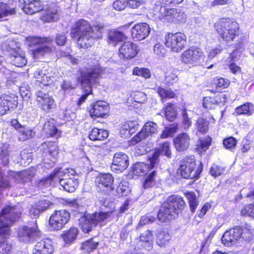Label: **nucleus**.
Segmentation results:
<instances>
[{"mask_svg":"<svg viewBox=\"0 0 254 254\" xmlns=\"http://www.w3.org/2000/svg\"><path fill=\"white\" fill-rule=\"evenodd\" d=\"M148 168L152 169L150 164L147 165L143 163H136L134 164L132 168L133 174L137 176L144 175L146 173Z\"/></svg>","mask_w":254,"mask_h":254,"instance_id":"46","label":"nucleus"},{"mask_svg":"<svg viewBox=\"0 0 254 254\" xmlns=\"http://www.w3.org/2000/svg\"><path fill=\"white\" fill-rule=\"evenodd\" d=\"M212 139L210 136L205 137L204 138L200 140L199 148L202 151H206L211 144Z\"/></svg>","mask_w":254,"mask_h":254,"instance_id":"64","label":"nucleus"},{"mask_svg":"<svg viewBox=\"0 0 254 254\" xmlns=\"http://www.w3.org/2000/svg\"><path fill=\"white\" fill-rule=\"evenodd\" d=\"M78 180L73 178H67L62 182V187L67 192H73L78 186Z\"/></svg>","mask_w":254,"mask_h":254,"instance_id":"38","label":"nucleus"},{"mask_svg":"<svg viewBox=\"0 0 254 254\" xmlns=\"http://www.w3.org/2000/svg\"><path fill=\"white\" fill-rule=\"evenodd\" d=\"M25 41L29 47H33L41 44H52L53 39L50 36H28L26 37Z\"/></svg>","mask_w":254,"mask_h":254,"instance_id":"33","label":"nucleus"},{"mask_svg":"<svg viewBox=\"0 0 254 254\" xmlns=\"http://www.w3.org/2000/svg\"><path fill=\"white\" fill-rule=\"evenodd\" d=\"M36 102L39 108L45 113H49L55 106L53 97L45 89L41 88L35 93Z\"/></svg>","mask_w":254,"mask_h":254,"instance_id":"8","label":"nucleus"},{"mask_svg":"<svg viewBox=\"0 0 254 254\" xmlns=\"http://www.w3.org/2000/svg\"><path fill=\"white\" fill-rule=\"evenodd\" d=\"M109 134L108 130L94 127L89 132L88 138L92 141H102L106 139Z\"/></svg>","mask_w":254,"mask_h":254,"instance_id":"36","label":"nucleus"},{"mask_svg":"<svg viewBox=\"0 0 254 254\" xmlns=\"http://www.w3.org/2000/svg\"><path fill=\"white\" fill-rule=\"evenodd\" d=\"M240 230L242 231L241 233V239L245 241H250L253 236L254 230L251 227L247 225L245 227H240Z\"/></svg>","mask_w":254,"mask_h":254,"instance_id":"53","label":"nucleus"},{"mask_svg":"<svg viewBox=\"0 0 254 254\" xmlns=\"http://www.w3.org/2000/svg\"><path fill=\"white\" fill-rule=\"evenodd\" d=\"M195 168V161L193 156L186 157L180 161L178 173L184 179H193L198 178Z\"/></svg>","mask_w":254,"mask_h":254,"instance_id":"6","label":"nucleus"},{"mask_svg":"<svg viewBox=\"0 0 254 254\" xmlns=\"http://www.w3.org/2000/svg\"><path fill=\"white\" fill-rule=\"evenodd\" d=\"M186 44L187 37L183 33H169L165 36V46L173 52L181 51Z\"/></svg>","mask_w":254,"mask_h":254,"instance_id":"7","label":"nucleus"},{"mask_svg":"<svg viewBox=\"0 0 254 254\" xmlns=\"http://www.w3.org/2000/svg\"><path fill=\"white\" fill-rule=\"evenodd\" d=\"M70 214L66 209L54 210L49 217V228L52 231H58L64 228L70 221Z\"/></svg>","mask_w":254,"mask_h":254,"instance_id":"5","label":"nucleus"},{"mask_svg":"<svg viewBox=\"0 0 254 254\" xmlns=\"http://www.w3.org/2000/svg\"><path fill=\"white\" fill-rule=\"evenodd\" d=\"M186 14L182 12L180 9L175 8L171 22L184 23L186 21Z\"/></svg>","mask_w":254,"mask_h":254,"instance_id":"55","label":"nucleus"},{"mask_svg":"<svg viewBox=\"0 0 254 254\" xmlns=\"http://www.w3.org/2000/svg\"><path fill=\"white\" fill-rule=\"evenodd\" d=\"M157 172L153 170L146 177L143 183V187L144 189L152 188L155 183V178L156 177Z\"/></svg>","mask_w":254,"mask_h":254,"instance_id":"52","label":"nucleus"},{"mask_svg":"<svg viewBox=\"0 0 254 254\" xmlns=\"http://www.w3.org/2000/svg\"><path fill=\"white\" fill-rule=\"evenodd\" d=\"M240 227H236L226 231L222 237L221 240L224 245L230 246L234 245L241 239Z\"/></svg>","mask_w":254,"mask_h":254,"instance_id":"24","label":"nucleus"},{"mask_svg":"<svg viewBox=\"0 0 254 254\" xmlns=\"http://www.w3.org/2000/svg\"><path fill=\"white\" fill-rule=\"evenodd\" d=\"M157 129L158 126L156 123L153 122L146 123L142 129L130 141V144H136L148 136L156 133Z\"/></svg>","mask_w":254,"mask_h":254,"instance_id":"12","label":"nucleus"},{"mask_svg":"<svg viewBox=\"0 0 254 254\" xmlns=\"http://www.w3.org/2000/svg\"><path fill=\"white\" fill-rule=\"evenodd\" d=\"M65 176V174H63L62 172L59 170H54L49 175L47 176L45 181H50L53 182L54 184L59 183L62 186V182L63 181L65 178L63 177Z\"/></svg>","mask_w":254,"mask_h":254,"instance_id":"42","label":"nucleus"},{"mask_svg":"<svg viewBox=\"0 0 254 254\" xmlns=\"http://www.w3.org/2000/svg\"><path fill=\"white\" fill-rule=\"evenodd\" d=\"M7 58L12 64L17 67H22L27 63L25 52L19 47L9 49Z\"/></svg>","mask_w":254,"mask_h":254,"instance_id":"13","label":"nucleus"},{"mask_svg":"<svg viewBox=\"0 0 254 254\" xmlns=\"http://www.w3.org/2000/svg\"><path fill=\"white\" fill-rule=\"evenodd\" d=\"M98 245L99 242H94L92 239H90L82 243L81 249L85 252L90 253L96 250Z\"/></svg>","mask_w":254,"mask_h":254,"instance_id":"48","label":"nucleus"},{"mask_svg":"<svg viewBox=\"0 0 254 254\" xmlns=\"http://www.w3.org/2000/svg\"><path fill=\"white\" fill-rule=\"evenodd\" d=\"M153 239V233L149 230L146 231L140 236V241L142 243L141 245L148 250L152 247Z\"/></svg>","mask_w":254,"mask_h":254,"instance_id":"37","label":"nucleus"},{"mask_svg":"<svg viewBox=\"0 0 254 254\" xmlns=\"http://www.w3.org/2000/svg\"><path fill=\"white\" fill-rule=\"evenodd\" d=\"M67 36L64 32L56 34L55 38V43L59 47L64 46L67 42Z\"/></svg>","mask_w":254,"mask_h":254,"instance_id":"62","label":"nucleus"},{"mask_svg":"<svg viewBox=\"0 0 254 254\" xmlns=\"http://www.w3.org/2000/svg\"><path fill=\"white\" fill-rule=\"evenodd\" d=\"M150 28L146 23H139L134 25L131 28V37L135 41L145 39L149 34Z\"/></svg>","mask_w":254,"mask_h":254,"instance_id":"19","label":"nucleus"},{"mask_svg":"<svg viewBox=\"0 0 254 254\" xmlns=\"http://www.w3.org/2000/svg\"><path fill=\"white\" fill-rule=\"evenodd\" d=\"M37 234V230L33 228L29 227L26 226L21 227L18 230V236L19 237L27 238L29 239L34 237Z\"/></svg>","mask_w":254,"mask_h":254,"instance_id":"43","label":"nucleus"},{"mask_svg":"<svg viewBox=\"0 0 254 254\" xmlns=\"http://www.w3.org/2000/svg\"><path fill=\"white\" fill-rule=\"evenodd\" d=\"M160 154H163L168 158H171V152L169 142H164L159 148L155 151L152 156L149 158L150 165L152 168H155L158 165L159 156Z\"/></svg>","mask_w":254,"mask_h":254,"instance_id":"22","label":"nucleus"},{"mask_svg":"<svg viewBox=\"0 0 254 254\" xmlns=\"http://www.w3.org/2000/svg\"><path fill=\"white\" fill-rule=\"evenodd\" d=\"M203 57L201 50L195 47H191L183 52L181 58L182 61L186 64H197Z\"/></svg>","mask_w":254,"mask_h":254,"instance_id":"15","label":"nucleus"},{"mask_svg":"<svg viewBox=\"0 0 254 254\" xmlns=\"http://www.w3.org/2000/svg\"><path fill=\"white\" fill-rule=\"evenodd\" d=\"M192 112L184 108L182 110V124L185 130L188 129L191 126Z\"/></svg>","mask_w":254,"mask_h":254,"instance_id":"41","label":"nucleus"},{"mask_svg":"<svg viewBox=\"0 0 254 254\" xmlns=\"http://www.w3.org/2000/svg\"><path fill=\"white\" fill-rule=\"evenodd\" d=\"M133 74L137 76H141L145 78H149L151 76L150 70L146 68H139L135 67L133 70Z\"/></svg>","mask_w":254,"mask_h":254,"instance_id":"59","label":"nucleus"},{"mask_svg":"<svg viewBox=\"0 0 254 254\" xmlns=\"http://www.w3.org/2000/svg\"><path fill=\"white\" fill-rule=\"evenodd\" d=\"M224 167L216 164H213L210 169V174L214 177L216 178L222 174L224 172Z\"/></svg>","mask_w":254,"mask_h":254,"instance_id":"63","label":"nucleus"},{"mask_svg":"<svg viewBox=\"0 0 254 254\" xmlns=\"http://www.w3.org/2000/svg\"><path fill=\"white\" fill-rule=\"evenodd\" d=\"M253 104L248 103L238 107L235 110V112L238 115H251L253 113Z\"/></svg>","mask_w":254,"mask_h":254,"instance_id":"49","label":"nucleus"},{"mask_svg":"<svg viewBox=\"0 0 254 254\" xmlns=\"http://www.w3.org/2000/svg\"><path fill=\"white\" fill-rule=\"evenodd\" d=\"M22 9L28 14H33L44 10V6L40 0H20Z\"/></svg>","mask_w":254,"mask_h":254,"instance_id":"17","label":"nucleus"},{"mask_svg":"<svg viewBox=\"0 0 254 254\" xmlns=\"http://www.w3.org/2000/svg\"><path fill=\"white\" fill-rule=\"evenodd\" d=\"M52 204V202L48 200H39L32 205L31 210L33 213L38 214L45 211Z\"/></svg>","mask_w":254,"mask_h":254,"instance_id":"39","label":"nucleus"},{"mask_svg":"<svg viewBox=\"0 0 254 254\" xmlns=\"http://www.w3.org/2000/svg\"><path fill=\"white\" fill-rule=\"evenodd\" d=\"M56 49L53 44H41L40 46L31 50L32 58L35 60H39L52 54Z\"/></svg>","mask_w":254,"mask_h":254,"instance_id":"21","label":"nucleus"},{"mask_svg":"<svg viewBox=\"0 0 254 254\" xmlns=\"http://www.w3.org/2000/svg\"><path fill=\"white\" fill-rule=\"evenodd\" d=\"M22 212L15 206L7 205L0 212V244L4 243L10 235V227L21 217Z\"/></svg>","mask_w":254,"mask_h":254,"instance_id":"2","label":"nucleus"},{"mask_svg":"<svg viewBox=\"0 0 254 254\" xmlns=\"http://www.w3.org/2000/svg\"><path fill=\"white\" fill-rule=\"evenodd\" d=\"M15 13V7H10L7 3L0 2V18L12 15Z\"/></svg>","mask_w":254,"mask_h":254,"instance_id":"45","label":"nucleus"},{"mask_svg":"<svg viewBox=\"0 0 254 254\" xmlns=\"http://www.w3.org/2000/svg\"><path fill=\"white\" fill-rule=\"evenodd\" d=\"M115 188L116 189V192H114L113 193L114 195H123L127 190V187L124 186L123 183L121 182L119 185H118V182L115 184L114 181L112 178V191H113Z\"/></svg>","mask_w":254,"mask_h":254,"instance_id":"60","label":"nucleus"},{"mask_svg":"<svg viewBox=\"0 0 254 254\" xmlns=\"http://www.w3.org/2000/svg\"><path fill=\"white\" fill-rule=\"evenodd\" d=\"M42 130L47 137L56 136L59 138L61 136L62 131L50 120H47L44 123Z\"/></svg>","mask_w":254,"mask_h":254,"instance_id":"35","label":"nucleus"},{"mask_svg":"<svg viewBox=\"0 0 254 254\" xmlns=\"http://www.w3.org/2000/svg\"><path fill=\"white\" fill-rule=\"evenodd\" d=\"M105 73V69L99 64H96L84 70H77L76 81L83 89L84 93L78 98L77 105L80 106L85 102L87 97L92 94V86L99 83V80Z\"/></svg>","mask_w":254,"mask_h":254,"instance_id":"1","label":"nucleus"},{"mask_svg":"<svg viewBox=\"0 0 254 254\" xmlns=\"http://www.w3.org/2000/svg\"><path fill=\"white\" fill-rule=\"evenodd\" d=\"M111 212H95L91 214H84L79 219V226L84 233H88L98 224L105 223L110 217Z\"/></svg>","mask_w":254,"mask_h":254,"instance_id":"3","label":"nucleus"},{"mask_svg":"<svg viewBox=\"0 0 254 254\" xmlns=\"http://www.w3.org/2000/svg\"><path fill=\"white\" fill-rule=\"evenodd\" d=\"M54 252V247L51 239L44 238L35 244L32 254H53Z\"/></svg>","mask_w":254,"mask_h":254,"instance_id":"16","label":"nucleus"},{"mask_svg":"<svg viewBox=\"0 0 254 254\" xmlns=\"http://www.w3.org/2000/svg\"><path fill=\"white\" fill-rule=\"evenodd\" d=\"M127 37L123 32L115 30L112 32V45L116 46L118 43L124 41Z\"/></svg>","mask_w":254,"mask_h":254,"instance_id":"56","label":"nucleus"},{"mask_svg":"<svg viewBox=\"0 0 254 254\" xmlns=\"http://www.w3.org/2000/svg\"><path fill=\"white\" fill-rule=\"evenodd\" d=\"M179 71L176 69H171L165 73V81L167 84H172L178 80Z\"/></svg>","mask_w":254,"mask_h":254,"instance_id":"47","label":"nucleus"},{"mask_svg":"<svg viewBox=\"0 0 254 254\" xmlns=\"http://www.w3.org/2000/svg\"><path fill=\"white\" fill-rule=\"evenodd\" d=\"M175 215H176V213L174 210L170 207L169 203L164 202L159 209L157 218L160 221L164 222L175 217Z\"/></svg>","mask_w":254,"mask_h":254,"instance_id":"29","label":"nucleus"},{"mask_svg":"<svg viewBox=\"0 0 254 254\" xmlns=\"http://www.w3.org/2000/svg\"><path fill=\"white\" fill-rule=\"evenodd\" d=\"M93 30V27L89 21L83 19H79L71 26L70 35L72 38H75L81 35L92 32Z\"/></svg>","mask_w":254,"mask_h":254,"instance_id":"11","label":"nucleus"},{"mask_svg":"<svg viewBox=\"0 0 254 254\" xmlns=\"http://www.w3.org/2000/svg\"><path fill=\"white\" fill-rule=\"evenodd\" d=\"M128 164V157L127 154L122 152L116 153L112 159V171L122 172Z\"/></svg>","mask_w":254,"mask_h":254,"instance_id":"23","label":"nucleus"},{"mask_svg":"<svg viewBox=\"0 0 254 254\" xmlns=\"http://www.w3.org/2000/svg\"><path fill=\"white\" fill-rule=\"evenodd\" d=\"M9 156V145L3 144L0 151V158L4 166H7L8 164Z\"/></svg>","mask_w":254,"mask_h":254,"instance_id":"50","label":"nucleus"},{"mask_svg":"<svg viewBox=\"0 0 254 254\" xmlns=\"http://www.w3.org/2000/svg\"><path fill=\"white\" fill-rule=\"evenodd\" d=\"M41 151L46 155L55 157L59 153V147L57 141H46L41 145Z\"/></svg>","mask_w":254,"mask_h":254,"instance_id":"31","label":"nucleus"},{"mask_svg":"<svg viewBox=\"0 0 254 254\" xmlns=\"http://www.w3.org/2000/svg\"><path fill=\"white\" fill-rule=\"evenodd\" d=\"M209 122L204 118H199L196 121L195 126L198 131L202 134L205 133L209 129Z\"/></svg>","mask_w":254,"mask_h":254,"instance_id":"51","label":"nucleus"},{"mask_svg":"<svg viewBox=\"0 0 254 254\" xmlns=\"http://www.w3.org/2000/svg\"><path fill=\"white\" fill-rule=\"evenodd\" d=\"M18 139L20 141L29 140L33 137L34 134L32 129L23 126L18 130Z\"/></svg>","mask_w":254,"mask_h":254,"instance_id":"44","label":"nucleus"},{"mask_svg":"<svg viewBox=\"0 0 254 254\" xmlns=\"http://www.w3.org/2000/svg\"><path fill=\"white\" fill-rule=\"evenodd\" d=\"M79 233L77 227L71 226L62 232L61 237L64 244H70L75 241Z\"/></svg>","mask_w":254,"mask_h":254,"instance_id":"32","label":"nucleus"},{"mask_svg":"<svg viewBox=\"0 0 254 254\" xmlns=\"http://www.w3.org/2000/svg\"><path fill=\"white\" fill-rule=\"evenodd\" d=\"M165 202L170 204V207L174 210L176 215L182 211L185 205V202L183 198L177 195H170L167 198Z\"/></svg>","mask_w":254,"mask_h":254,"instance_id":"30","label":"nucleus"},{"mask_svg":"<svg viewBox=\"0 0 254 254\" xmlns=\"http://www.w3.org/2000/svg\"><path fill=\"white\" fill-rule=\"evenodd\" d=\"M35 82L39 86L48 87L53 83L51 76L49 75L46 70H37L34 73Z\"/></svg>","mask_w":254,"mask_h":254,"instance_id":"25","label":"nucleus"},{"mask_svg":"<svg viewBox=\"0 0 254 254\" xmlns=\"http://www.w3.org/2000/svg\"><path fill=\"white\" fill-rule=\"evenodd\" d=\"M219 35L226 41H231L239 34V26L234 21L227 18L220 19L215 24Z\"/></svg>","mask_w":254,"mask_h":254,"instance_id":"4","label":"nucleus"},{"mask_svg":"<svg viewBox=\"0 0 254 254\" xmlns=\"http://www.w3.org/2000/svg\"><path fill=\"white\" fill-rule=\"evenodd\" d=\"M187 198L189 200L190 209L193 213L198 205V201L196 200L195 194L193 192H189L186 194Z\"/></svg>","mask_w":254,"mask_h":254,"instance_id":"57","label":"nucleus"},{"mask_svg":"<svg viewBox=\"0 0 254 254\" xmlns=\"http://www.w3.org/2000/svg\"><path fill=\"white\" fill-rule=\"evenodd\" d=\"M100 37L96 35L94 31L92 32H88L86 34L81 35L76 38H75L77 41L78 46L81 48H88L93 44L94 40L100 38Z\"/></svg>","mask_w":254,"mask_h":254,"instance_id":"27","label":"nucleus"},{"mask_svg":"<svg viewBox=\"0 0 254 254\" xmlns=\"http://www.w3.org/2000/svg\"><path fill=\"white\" fill-rule=\"evenodd\" d=\"M18 96L14 93H3L0 96V116L15 109L18 105Z\"/></svg>","mask_w":254,"mask_h":254,"instance_id":"10","label":"nucleus"},{"mask_svg":"<svg viewBox=\"0 0 254 254\" xmlns=\"http://www.w3.org/2000/svg\"><path fill=\"white\" fill-rule=\"evenodd\" d=\"M173 142L175 147L178 151H184L190 145V137L186 132L181 133L174 139Z\"/></svg>","mask_w":254,"mask_h":254,"instance_id":"26","label":"nucleus"},{"mask_svg":"<svg viewBox=\"0 0 254 254\" xmlns=\"http://www.w3.org/2000/svg\"><path fill=\"white\" fill-rule=\"evenodd\" d=\"M95 184L99 191L104 193L109 192L111 190V174L100 173L96 177Z\"/></svg>","mask_w":254,"mask_h":254,"instance_id":"18","label":"nucleus"},{"mask_svg":"<svg viewBox=\"0 0 254 254\" xmlns=\"http://www.w3.org/2000/svg\"><path fill=\"white\" fill-rule=\"evenodd\" d=\"M137 46L131 41L125 42L119 49V57L122 59L130 60L138 54Z\"/></svg>","mask_w":254,"mask_h":254,"instance_id":"14","label":"nucleus"},{"mask_svg":"<svg viewBox=\"0 0 254 254\" xmlns=\"http://www.w3.org/2000/svg\"><path fill=\"white\" fill-rule=\"evenodd\" d=\"M174 10L175 8H168L160 4H156L153 8V13L156 19L171 22Z\"/></svg>","mask_w":254,"mask_h":254,"instance_id":"20","label":"nucleus"},{"mask_svg":"<svg viewBox=\"0 0 254 254\" xmlns=\"http://www.w3.org/2000/svg\"><path fill=\"white\" fill-rule=\"evenodd\" d=\"M225 97L224 94H218L215 97H205L203 99V107L207 109H213L218 104L225 103Z\"/></svg>","mask_w":254,"mask_h":254,"instance_id":"34","label":"nucleus"},{"mask_svg":"<svg viewBox=\"0 0 254 254\" xmlns=\"http://www.w3.org/2000/svg\"><path fill=\"white\" fill-rule=\"evenodd\" d=\"M109 104L106 101L98 100L90 105L87 111L93 119L104 118L108 116Z\"/></svg>","mask_w":254,"mask_h":254,"instance_id":"9","label":"nucleus"},{"mask_svg":"<svg viewBox=\"0 0 254 254\" xmlns=\"http://www.w3.org/2000/svg\"><path fill=\"white\" fill-rule=\"evenodd\" d=\"M157 92L162 99H171L175 96V94L171 90L165 89L160 87L157 88Z\"/></svg>","mask_w":254,"mask_h":254,"instance_id":"58","label":"nucleus"},{"mask_svg":"<svg viewBox=\"0 0 254 254\" xmlns=\"http://www.w3.org/2000/svg\"><path fill=\"white\" fill-rule=\"evenodd\" d=\"M178 127L177 126H172L166 127L160 135L161 138H166L172 136L177 131Z\"/></svg>","mask_w":254,"mask_h":254,"instance_id":"61","label":"nucleus"},{"mask_svg":"<svg viewBox=\"0 0 254 254\" xmlns=\"http://www.w3.org/2000/svg\"><path fill=\"white\" fill-rule=\"evenodd\" d=\"M169 234L164 230H160L157 235L156 243L161 247H165L171 240Z\"/></svg>","mask_w":254,"mask_h":254,"instance_id":"40","label":"nucleus"},{"mask_svg":"<svg viewBox=\"0 0 254 254\" xmlns=\"http://www.w3.org/2000/svg\"><path fill=\"white\" fill-rule=\"evenodd\" d=\"M165 114L166 119L168 121L172 122L175 120L177 115L175 105L170 104L168 105L166 107Z\"/></svg>","mask_w":254,"mask_h":254,"instance_id":"54","label":"nucleus"},{"mask_svg":"<svg viewBox=\"0 0 254 254\" xmlns=\"http://www.w3.org/2000/svg\"><path fill=\"white\" fill-rule=\"evenodd\" d=\"M58 6L55 2H51L47 6L45 12L40 16L44 22H49L55 20L58 14Z\"/></svg>","mask_w":254,"mask_h":254,"instance_id":"28","label":"nucleus"}]
</instances>
